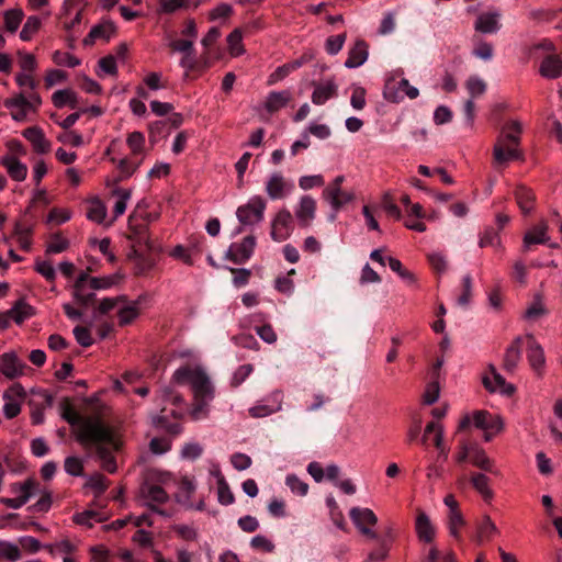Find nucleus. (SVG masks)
I'll return each instance as SVG.
<instances>
[{"mask_svg":"<svg viewBox=\"0 0 562 562\" xmlns=\"http://www.w3.org/2000/svg\"><path fill=\"white\" fill-rule=\"evenodd\" d=\"M126 301V297L124 295L116 296V297H105L101 300L98 307L95 308V313L104 315L108 314L110 311L114 310L120 303H123Z\"/></svg>","mask_w":562,"mask_h":562,"instance_id":"obj_64","label":"nucleus"},{"mask_svg":"<svg viewBox=\"0 0 562 562\" xmlns=\"http://www.w3.org/2000/svg\"><path fill=\"white\" fill-rule=\"evenodd\" d=\"M10 318L18 325L33 315V308L25 301L19 300L9 311Z\"/></svg>","mask_w":562,"mask_h":562,"instance_id":"obj_42","label":"nucleus"},{"mask_svg":"<svg viewBox=\"0 0 562 562\" xmlns=\"http://www.w3.org/2000/svg\"><path fill=\"white\" fill-rule=\"evenodd\" d=\"M338 86L333 78L325 79L314 85L312 92V102L315 105H323L337 94Z\"/></svg>","mask_w":562,"mask_h":562,"instance_id":"obj_19","label":"nucleus"},{"mask_svg":"<svg viewBox=\"0 0 562 562\" xmlns=\"http://www.w3.org/2000/svg\"><path fill=\"white\" fill-rule=\"evenodd\" d=\"M349 516L359 532L369 539H376L378 535L372 529L378 524V517L372 509L367 507H352Z\"/></svg>","mask_w":562,"mask_h":562,"instance_id":"obj_8","label":"nucleus"},{"mask_svg":"<svg viewBox=\"0 0 562 562\" xmlns=\"http://www.w3.org/2000/svg\"><path fill=\"white\" fill-rule=\"evenodd\" d=\"M471 483L475 491L485 499L493 498V491L490 487V479L483 473H474L471 476Z\"/></svg>","mask_w":562,"mask_h":562,"instance_id":"obj_45","label":"nucleus"},{"mask_svg":"<svg viewBox=\"0 0 562 562\" xmlns=\"http://www.w3.org/2000/svg\"><path fill=\"white\" fill-rule=\"evenodd\" d=\"M548 240V223L546 221H541L525 233L522 247L524 250H528L530 246L546 244Z\"/></svg>","mask_w":562,"mask_h":562,"instance_id":"obj_26","label":"nucleus"},{"mask_svg":"<svg viewBox=\"0 0 562 562\" xmlns=\"http://www.w3.org/2000/svg\"><path fill=\"white\" fill-rule=\"evenodd\" d=\"M311 53H304L300 58L292 60L290 63H286L282 66H279L274 71H272L268 79L267 85L273 86L283 79H285L291 72L295 71L296 69L301 68L303 65L308 63L312 59Z\"/></svg>","mask_w":562,"mask_h":562,"instance_id":"obj_16","label":"nucleus"},{"mask_svg":"<svg viewBox=\"0 0 562 562\" xmlns=\"http://www.w3.org/2000/svg\"><path fill=\"white\" fill-rule=\"evenodd\" d=\"M397 88L393 91L394 87L391 82H389L385 87L384 95L386 99L397 102L402 100L404 97H408L409 99H415L418 97L419 91L416 87L409 85L407 79H401L396 82Z\"/></svg>","mask_w":562,"mask_h":562,"instance_id":"obj_20","label":"nucleus"},{"mask_svg":"<svg viewBox=\"0 0 562 562\" xmlns=\"http://www.w3.org/2000/svg\"><path fill=\"white\" fill-rule=\"evenodd\" d=\"M470 461L474 467L479 469L496 474L497 471L494 469V461L488 458L483 448L477 445H472Z\"/></svg>","mask_w":562,"mask_h":562,"instance_id":"obj_30","label":"nucleus"},{"mask_svg":"<svg viewBox=\"0 0 562 562\" xmlns=\"http://www.w3.org/2000/svg\"><path fill=\"white\" fill-rule=\"evenodd\" d=\"M464 525H465V520H464V517L461 512L448 513L447 526H448L449 535L452 538L460 540V538H461L460 532H461V529L464 527Z\"/></svg>","mask_w":562,"mask_h":562,"instance_id":"obj_46","label":"nucleus"},{"mask_svg":"<svg viewBox=\"0 0 562 562\" xmlns=\"http://www.w3.org/2000/svg\"><path fill=\"white\" fill-rule=\"evenodd\" d=\"M344 181V176H337L330 183L326 186L322 193L323 200L326 201L333 210V214L330 216L331 220H335L337 212L342 206L355 199V194L352 192L341 189Z\"/></svg>","mask_w":562,"mask_h":562,"instance_id":"obj_6","label":"nucleus"},{"mask_svg":"<svg viewBox=\"0 0 562 562\" xmlns=\"http://www.w3.org/2000/svg\"><path fill=\"white\" fill-rule=\"evenodd\" d=\"M470 424H473L476 428L484 431L485 441L492 440V438L501 432L504 428V422L499 415L492 414L487 411H476L470 415H465L459 424V429L467 428Z\"/></svg>","mask_w":562,"mask_h":562,"instance_id":"obj_4","label":"nucleus"},{"mask_svg":"<svg viewBox=\"0 0 562 562\" xmlns=\"http://www.w3.org/2000/svg\"><path fill=\"white\" fill-rule=\"evenodd\" d=\"M548 310L544 305L543 297L541 294L537 293L533 295L532 302L526 308L524 317L527 321H537L542 316L547 315Z\"/></svg>","mask_w":562,"mask_h":562,"instance_id":"obj_40","label":"nucleus"},{"mask_svg":"<svg viewBox=\"0 0 562 562\" xmlns=\"http://www.w3.org/2000/svg\"><path fill=\"white\" fill-rule=\"evenodd\" d=\"M60 415L75 428L78 442L85 447L90 443L97 445V456L101 460L102 469L109 473H114L116 462L113 451L119 449V439L114 430L104 425L98 417L82 418L68 400L60 403Z\"/></svg>","mask_w":562,"mask_h":562,"instance_id":"obj_1","label":"nucleus"},{"mask_svg":"<svg viewBox=\"0 0 562 562\" xmlns=\"http://www.w3.org/2000/svg\"><path fill=\"white\" fill-rule=\"evenodd\" d=\"M77 550V546L68 539H63L49 546V551L56 555L67 557Z\"/></svg>","mask_w":562,"mask_h":562,"instance_id":"obj_58","label":"nucleus"},{"mask_svg":"<svg viewBox=\"0 0 562 562\" xmlns=\"http://www.w3.org/2000/svg\"><path fill=\"white\" fill-rule=\"evenodd\" d=\"M295 217L302 227L312 224L316 214V201L311 195L301 196L299 204L294 211Z\"/></svg>","mask_w":562,"mask_h":562,"instance_id":"obj_17","label":"nucleus"},{"mask_svg":"<svg viewBox=\"0 0 562 562\" xmlns=\"http://www.w3.org/2000/svg\"><path fill=\"white\" fill-rule=\"evenodd\" d=\"M15 82L20 87L21 92H24L25 94H29V90L34 92L37 87L34 76L31 72H18L15 76Z\"/></svg>","mask_w":562,"mask_h":562,"instance_id":"obj_57","label":"nucleus"},{"mask_svg":"<svg viewBox=\"0 0 562 562\" xmlns=\"http://www.w3.org/2000/svg\"><path fill=\"white\" fill-rule=\"evenodd\" d=\"M137 218V211H135L128 217V229L132 233L131 238L135 239L138 244H144L148 249H153L154 246L146 235V225L138 224Z\"/></svg>","mask_w":562,"mask_h":562,"instance_id":"obj_33","label":"nucleus"},{"mask_svg":"<svg viewBox=\"0 0 562 562\" xmlns=\"http://www.w3.org/2000/svg\"><path fill=\"white\" fill-rule=\"evenodd\" d=\"M527 359L538 376H542L546 367V357L542 347L536 341L532 335H527Z\"/></svg>","mask_w":562,"mask_h":562,"instance_id":"obj_14","label":"nucleus"},{"mask_svg":"<svg viewBox=\"0 0 562 562\" xmlns=\"http://www.w3.org/2000/svg\"><path fill=\"white\" fill-rule=\"evenodd\" d=\"M71 216L72 212L70 210L55 207L50 210V212L48 213L47 222L60 225L68 222L71 218Z\"/></svg>","mask_w":562,"mask_h":562,"instance_id":"obj_63","label":"nucleus"},{"mask_svg":"<svg viewBox=\"0 0 562 562\" xmlns=\"http://www.w3.org/2000/svg\"><path fill=\"white\" fill-rule=\"evenodd\" d=\"M121 280V276L117 273L103 276V277H89L90 286L93 291L95 290H108L116 285Z\"/></svg>","mask_w":562,"mask_h":562,"instance_id":"obj_47","label":"nucleus"},{"mask_svg":"<svg viewBox=\"0 0 562 562\" xmlns=\"http://www.w3.org/2000/svg\"><path fill=\"white\" fill-rule=\"evenodd\" d=\"M58 142L74 146V147H80L83 145V137L80 133L76 131H65L64 133L59 134L57 136Z\"/></svg>","mask_w":562,"mask_h":562,"instance_id":"obj_61","label":"nucleus"},{"mask_svg":"<svg viewBox=\"0 0 562 562\" xmlns=\"http://www.w3.org/2000/svg\"><path fill=\"white\" fill-rule=\"evenodd\" d=\"M24 19V12L20 8L7 10L3 14L4 29L9 33H15Z\"/></svg>","mask_w":562,"mask_h":562,"instance_id":"obj_44","label":"nucleus"},{"mask_svg":"<svg viewBox=\"0 0 562 562\" xmlns=\"http://www.w3.org/2000/svg\"><path fill=\"white\" fill-rule=\"evenodd\" d=\"M0 165L7 170L8 176L16 182H22L26 179L29 168L21 159L14 157H1Z\"/></svg>","mask_w":562,"mask_h":562,"instance_id":"obj_25","label":"nucleus"},{"mask_svg":"<svg viewBox=\"0 0 562 562\" xmlns=\"http://www.w3.org/2000/svg\"><path fill=\"white\" fill-rule=\"evenodd\" d=\"M427 260L432 270L439 274L445 273L448 270V260L443 252L431 251L427 255Z\"/></svg>","mask_w":562,"mask_h":562,"instance_id":"obj_53","label":"nucleus"},{"mask_svg":"<svg viewBox=\"0 0 562 562\" xmlns=\"http://www.w3.org/2000/svg\"><path fill=\"white\" fill-rule=\"evenodd\" d=\"M22 135L31 143L35 153L46 154L50 150V142L45 137V134L41 127H27L22 132Z\"/></svg>","mask_w":562,"mask_h":562,"instance_id":"obj_24","label":"nucleus"},{"mask_svg":"<svg viewBox=\"0 0 562 562\" xmlns=\"http://www.w3.org/2000/svg\"><path fill=\"white\" fill-rule=\"evenodd\" d=\"M98 76L110 75L115 76L117 74V64L114 56L109 55L101 58L98 63Z\"/></svg>","mask_w":562,"mask_h":562,"instance_id":"obj_56","label":"nucleus"},{"mask_svg":"<svg viewBox=\"0 0 562 562\" xmlns=\"http://www.w3.org/2000/svg\"><path fill=\"white\" fill-rule=\"evenodd\" d=\"M72 297L76 304L87 307L94 297V291L90 286L89 276L82 272L76 279L72 286Z\"/></svg>","mask_w":562,"mask_h":562,"instance_id":"obj_15","label":"nucleus"},{"mask_svg":"<svg viewBox=\"0 0 562 562\" xmlns=\"http://www.w3.org/2000/svg\"><path fill=\"white\" fill-rule=\"evenodd\" d=\"M112 194L115 196V202L113 205V220L106 225H111L114 220L122 216L127 207V204L132 198V190L124 188H116L113 190Z\"/></svg>","mask_w":562,"mask_h":562,"instance_id":"obj_34","label":"nucleus"},{"mask_svg":"<svg viewBox=\"0 0 562 562\" xmlns=\"http://www.w3.org/2000/svg\"><path fill=\"white\" fill-rule=\"evenodd\" d=\"M144 297L139 296L137 300L122 306L117 311L119 324L121 326L130 325L139 315V305Z\"/></svg>","mask_w":562,"mask_h":562,"instance_id":"obj_35","label":"nucleus"},{"mask_svg":"<svg viewBox=\"0 0 562 562\" xmlns=\"http://www.w3.org/2000/svg\"><path fill=\"white\" fill-rule=\"evenodd\" d=\"M539 71L542 77L554 79L562 76V59L558 55L547 56L540 65Z\"/></svg>","mask_w":562,"mask_h":562,"instance_id":"obj_31","label":"nucleus"},{"mask_svg":"<svg viewBox=\"0 0 562 562\" xmlns=\"http://www.w3.org/2000/svg\"><path fill=\"white\" fill-rule=\"evenodd\" d=\"M217 480V502L223 506L232 505L235 502V496L221 471L214 473Z\"/></svg>","mask_w":562,"mask_h":562,"instance_id":"obj_37","label":"nucleus"},{"mask_svg":"<svg viewBox=\"0 0 562 562\" xmlns=\"http://www.w3.org/2000/svg\"><path fill=\"white\" fill-rule=\"evenodd\" d=\"M515 198L518 207L524 214H529L535 207L533 192L524 186H518L515 190Z\"/></svg>","mask_w":562,"mask_h":562,"instance_id":"obj_36","label":"nucleus"},{"mask_svg":"<svg viewBox=\"0 0 562 562\" xmlns=\"http://www.w3.org/2000/svg\"><path fill=\"white\" fill-rule=\"evenodd\" d=\"M53 104L61 109L66 105L71 109H76L78 106V95L75 91L70 89L57 90L52 95Z\"/></svg>","mask_w":562,"mask_h":562,"instance_id":"obj_38","label":"nucleus"},{"mask_svg":"<svg viewBox=\"0 0 562 562\" xmlns=\"http://www.w3.org/2000/svg\"><path fill=\"white\" fill-rule=\"evenodd\" d=\"M142 158H134L133 156L122 158L117 161V169L125 177H131L142 164Z\"/></svg>","mask_w":562,"mask_h":562,"instance_id":"obj_54","label":"nucleus"},{"mask_svg":"<svg viewBox=\"0 0 562 562\" xmlns=\"http://www.w3.org/2000/svg\"><path fill=\"white\" fill-rule=\"evenodd\" d=\"M484 386L491 392H498L504 395H512L515 392V386L506 382L505 378L491 367V374L483 378Z\"/></svg>","mask_w":562,"mask_h":562,"instance_id":"obj_22","label":"nucleus"},{"mask_svg":"<svg viewBox=\"0 0 562 562\" xmlns=\"http://www.w3.org/2000/svg\"><path fill=\"white\" fill-rule=\"evenodd\" d=\"M292 100V93L289 90L271 91L266 97L263 108L272 114L284 109Z\"/></svg>","mask_w":562,"mask_h":562,"instance_id":"obj_27","label":"nucleus"},{"mask_svg":"<svg viewBox=\"0 0 562 562\" xmlns=\"http://www.w3.org/2000/svg\"><path fill=\"white\" fill-rule=\"evenodd\" d=\"M140 496L145 504L153 509H155L156 505L165 504L169 499L167 492L161 486L150 483H146L140 487Z\"/></svg>","mask_w":562,"mask_h":562,"instance_id":"obj_23","label":"nucleus"},{"mask_svg":"<svg viewBox=\"0 0 562 562\" xmlns=\"http://www.w3.org/2000/svg\"><path fill=\"white\" fill-rule=\"evenodd\" d=\"M293 229V220L290 211L282 209L277 212L271 221L270 236L274 241L288 239Z\"/></svg>","mask_w":562,"mask_h":562,"instance_id":"obj_10","label":"nucleus"},{"mask_svg":"<svg viewBox=\"0 0 562 562\" xmlns=\"http://www.w3.org/2000/svg\"><path fill=\"white\" fill-rule=\"evenodd\" d=\"M293 190V183L281 172H273L266 182V192L271 200L284 199Z\"/></svg>","mask_w":562,"mask_h":562,"instance_id":"obj_13","label":"nucleus"},{"mask_svg":"<svg viewBox=\"0 0 562 562\" xmlns=\"http://www.w3.org/2000/svg\"><path fill=\"white\" fill-rule=\"evenodd\" d=\"M126 144L134 158H144L145 156V135L142 132H132L127 135Z\"/></svg>","mask_w":562,"mask_h":562,"instance_id":"obj_41","label":"nucleus"},{"mask_svg":"<svg viewBox=\"0 0 562 562\" xmlns=\"http://www.w3.org/2000/svg\"><path fill=\"white\" fill-rule=\"evenodd\" d=\"M415 529L420 541L429 543L434 540L436 531L426 513L422 512L417 515Z\"/></svg>","mask_w":562,"mask_h":562,"instance_id":"obj_29","label":"nucleus"},{"mask_svg":"<svg viewBox=\"0 0 562 562\" xmlns=\"http://www.w3.org/2000/svg\"><path fill=\"white\" fill-rule=\"evenodd\" d=\"M368 55V45L363 41H357L348 53L345 66L350 69L360 67L367 61Z\"/></svg>","mask_w":562,"mask_h":562,"instance_id":"obj_28","label":"nucleus"},{"mask_svg":"<svg viewBox=\"0 0 562 562\" xmlns=\"http://www.w3.org/2000/svg\"><path fill=\"white\" fill-rule=\"evenodd\" d=\"M267 203L260 195L251 196L245 204L236 210L238 222L243 226H254L262 222Z\"/></svg>","mask_w":562,"mask_h":562,"instance_id":"obj_7","label":"nucleus"},{"mask_svg":"<svg viewBox=\"0 0 562 562\" xmlns=\"http://www.w3.org/2000/svg\"><path fill=\"white\" fill-rule=\"evenodd\" d=\"M42 21L36 15H31L26 19L21 32H20V38L24 42H29L33 38V36L38 32L41 29Z\"/></svg>","mask_w":562,"mask_h":562,"instance_id":"obj_48","label":"nucleus"},{"mask_svg":"<svg viewBox=\"0 0 562 562\" xmlns=\"http://www.w3.org/2000/svg\"><path fill=\"white\" fill-rule=\"evenodd\" d=\"M522 125L517 120L508 121L502 128L496 143L493 147V158L495 165L499 167L507 166L510 161L522 159L520 149V136Z\"/></svg>","mask_w":562,"mask_h":562,"instance_id":"obj_2","label":"nucleus"},{"mask_svg":"<svg viewBox=\"0 0 562 562\" xmlns=\"http://www.w3.org/2000/svg\"><path fill=\"white\" fill-rule=\"evenodd\" d=\"M255 247L256 238L247 236L240 243H233L229 246L226 258L236 265H241L252 256Z\"/></svg>","mask_w":562,"mask_h":562,"instance_id":"obj_12","label":"nucleus"},{"mask_svg":"<svg viewBox=\"0 0 562 562\" xmlns=\"http://www.w3.org/2000/svg\"><path fill=\"white\" fill-rule=\"evenodd\" d=\"M521 342L522 338L517 337L506 349L504 356V369L508 372H513L521 357Z\"/></svg>","mask_w":562,"mask_h":562,"instance_id":"obj_32","label":"nucleus"},{"mask_svg":"<svg viewBox=\"0 0 562 562\" xmlns=\"http://www.w3.org/2000/svg\"><path fill=\"white\" fill-rule=\"evenodd\" d=\"M108 210L105 204L99 200L93 199L89 203V207L87 211V218L98 223V224H105Z\"/></svg>","mask_w":562,"mask_h":562,"instance_id":"obj_43","label":"nucleus"},{"mask_svg":"<svg viewBox=\"0 0 562 562\" xmlns=\"http://www.w3.org/2000/svg\"><path fill=\"white\" fill-rule=\"evenodd\" d=\"M283 394L281 391H273L262 401H259L249 408V415L254 418L270 416L282 409Z\"/></svg>","mask_w":562,"mask_h":562,"instance_id":"obj_9","label":"nucleus"},{"mask_svg":"<svg viewBox=\"0 0 562 562\" xmlns=\"http://www.w3.org/2000/svg\"><path fill=\"white\" fill-rule=\"evenodd\" d=\"M116 27L113 22L104 20L91 27L89 34L83 38L85 45H92L97 41L108 42L114 36Z\"/></svg>","mask_w":562,"mask_h":562,"instance_id":"obj_21","label":"nucleus"},{"mask_svg":"<svg viewBox=\"0 0 562 562\" xmlns=\"http://www.w3.org/2000/svg\"><path fill=\"white\" fill-rule=\"evenodd\" d=\"M13 492L19 499H25V504L41 492V485L37 481L29 479L23 483L13 486Z\"/></svg>","mask_w":562,"mask_h":562,"instance_id":"obj_39","label":"nucleus"},{"mask_svg":"<svg viewBox=\"0 0 562 562\" xmlns=\"http://www.w3.org/2000/svg\"><path fill=\"white\" fill-rule=\"evenodd\" d=\"M69 247V240L59 234L54 235L46 246V254H60Z\"/></svg>","mask_w":562,"mask_h":562,"instance_id":"obj_60","label":"nucleus"},{"mask_svg":"<svg viewBox=\"0 0 562 562\" xmlns=\"http://www.w3.org/2000/svg\"><path fill=\"white\" fill-rule=\"evenodd\" d=\"M19 56V66L21 68V72H31L34 74V71L37 68V61L33 54L31 53H22L20 52L18 54Z\"/></svg>","mask_w":562,"mask_h":562,"instance_id":"obj_62","label":"nucleus"},{"mask_svg":"<svg viewBox=\"0 0 562 562\" xmlns=\"http://www.w3.org/2000/svg\"><path fill=\"white\" fill-rule=\"evenodd\" d=\"M227 45L229 54L233 57L240 56L245 53L243 45V35L240 30L235 29L233 32L229 33V35L227 36Z\"/></svg>","mask_w":562,"mask_h":562,"instance_id":"obj_51","label":"nucleus"},{"mask_svg":"<svg viewBox=\"0 0 562 562\" xmlns=\"http://www.w3.org/2000/svg\"><path fill=\"white\" fill-rule=\"evenodd\" d=\"M172 382L188 383L191 386L194 401L211 403L215 396V389L206 370L199 364L183 366L172 374Z\"/></svg>","mask_w":562,"mask_h":562,"instance_id":"obj_3","label":"nucleus"},{"mask_svg":"<svg viewBox=\"0 0 562 562\" xmlns=\"http://www.w3.org/2000/svg\"><path fill=\"white\" fill-rule=\"evenodd\" d=\"M498 530L495 524L488 516H484L482 521L477 527V541L482 542L485 540L492 539L495 535H497Z\"/></svg>","mask_w":562,"mask_h":562,"instance_id":"obj_50","label":"nucleus"},{"mask_svg":"<svg viewBox=\"0 0 562 562\" xmlns=\"http://www.w3.org/2000/svg\"><path fill=\"white\" fill-rule=\"evenodd\" d=\"M21 550L14 542L0 540V559L16 562L21 559Z\"/></svg>","mask_w":562,"mask_h":562,"instance_id":"obj_49","label":"nucleus"},{"mask_svg":"<svg viewBox=\"0 0 562 562\" xmlns=\"http://www.w3.org/2000/svg\"><path fill=\"white\" fill-rule=\"evenodd\" d=\"M25 362L15 351H7L0 356V373L8 380H14L24 375Z\"/></svg>","mask_w":562,"mask_h":562,"instance_id":"obj_11","label":"nucleus"},{"mask_svg":"<svg viewBox=\"0 0 562 562\" xmlns=\"http://www.w3.org/2000/svg\"><path fill=\"white\" fill-rule=\"evenodd\" d=\"M103 520V515L100 512L88 509L78 513L74 516V521L81 526L92 527L93 522H100Z\"/></svg>","mask_w":562,"mask_h":562,"instance_id":"obj_52","label":"nucleus"},{"mask_svg":"<svg viewBox=\"0 0 562 562\" xmlns=\"http://www.w3.org/2000/svg\"><path fill=\"white\" fill-rule=\"evenodd\" d=\"M52 58L53 61L58 66L75 68L81 64L79 58L68 52L55 50Z\"/></svg>","mask_w":562,"mask_h":562,"instance_id":"obj_55","label":"nucleus"},{"mask_svg":"<svg viewBox=\"0 0 562 562\" xmlns=\"http://www.w3.org/2000/svg\"><path fill=\"white\" fill-rule=\"evenodd\" d=\"M285 483L290 487L291 492L299 496H305L308 492V484L295 474H289L285 479Z\"/></svg>","mask_w":562,"mask_h":562,"instance_id":"obj_59","label":"nucleus"},{"mask_svg":"<svg viewBox=\"0 0 562 562\" xmlns=\"http://www.w3.org/2000/svg\"><path fill=\"white\" fill-rule=\"evenodd\" d=\"M42 104V98L37 92L25 94L20 92L4 101V106L10 110L11 117L16 122L26 120L31 112H36Z\"/></svg>","mask_w":562,"mask_h":562,"instance_id":"obj_5","label":"nucleus"},{"mask_svg":"<svg viewBox=\"0 0 562 562\" xmlns=\"http://www.w3.org/2000/svg\"><path fill=\"white\" fill-rule=\"evenodd\" d=\"M501 16L502 14L497 10L479 14L474 23L475 31L483 34L497 33L502 27Z\"/></svg>","mask_w":562,"mask_h":562,"instance_id":"obj_18","label":"nucleus"}]
</instances>
